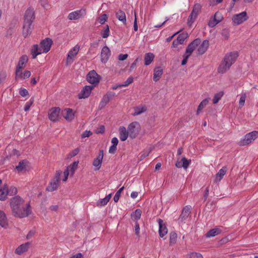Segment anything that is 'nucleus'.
Listing matches in <instances>:
<instances>
[{
	"instance_id": "49530a36",
	"label": "nucleus",
	"mask_w": 258,
	"mask_h": 258,
	"mask_svg": "<svg viewBox=\"0 0 258 258\" xmlns=\"http://www.w3.org/2000/svg\"><path fill=\"white\" fill-rule=\"evenodd\" d=\"M177 234L175 232H171L170 234V244H174L176 241Z\"/></svg>"
},
{
	"instance_id": "ea45409f",
	"label": "nucleus",
	"mask_w": 258,
	"mask_h": 258,
	"mask_svg": "<svg viewBox=\"0 0 258 258\" xmlns=\"http://www.w3.org/2000/svg\"><path fill=\"white\" fill-rule=\"evenodd\" d=\"M26 168V163L24 161H21L19 163L18 165L16 166V169L18 172L23 171Z\"/></svg>"
},
{
	"instance_id": "c03bdc74",
	"label": "nucleus",
	"mask_w": 258,
	"mask_h": 258,
	"mask_svg": "<svg viewBox=\"0 0 258 258\" xmlns=\"http://www.w3.org/2000/svg\"><path fill=\"white\" fill-rule=\"evenodd\" d=\"M188 258H203V256L200 253L192 252L188 254Z\"/></svg>"
},
{
	"instance_id": "09e8293b",
	"label": "nucleus",
	"mask_w": 258,
	"mask_h": 258,
	"mask_svg": "<svg viewBox=\"0 0 258 258\" xmlns=\"http://www.w3.org/2000/svg\"><path fill=\"white\" fill-rule=\"evenodd\" d=\"M63 117L68 121H71L75 118L74 114H64Z\"/></svg>"
},
{
	"instance_id": "f03ea898",
	"label": "nucleus",
	"mask_w": 258,
	"mask_h": 258,
	"mask_svg": "<svg viewBox=\"0 0 258 258\" xmlns=\"http://www.w3.org/2000/svg\"><path fill=\"white\" fill-rule=\"evenodd\" d=\"M52 43L51 39L46 38L41 41L40 46L38 44L33 45L31 50L32 58L35 59L37 55L48 52L50 49Z\"/></svg>"
},
{
	"instance_id": "69168bd1",
	"label": "nucleus",
	"mask_w": 258,
	"mask_h": 258,
	"mask_svg": "<svg viewBox=\"0 0 258 258\" xmlns=\"http://www.w3.org/2000/svg\"><path fill=\"white\" fill-rule=\"evenodd\" d=\"M128 55L127 54H120L118 55L119 60H124L127 58Z\"/></svg>"
},
{
	"instance_id": "ddd939ff",
	"label": "nucleus",
	"mask_w": 258,
	"mask_h": 258,
	"mask_svg": "<svg viewBox=\"0 0 258 258\" xmlns=\"http://www.w3.org/2000/svg\"><path fill=\"white\" fill-rule=\"evenodd\" d=\"M87 80L89 83L96 85H97L100 81V76L95 71L92 70L87 75Z\"/></svg>"
},
{
	"instance_id": "a18cd8bd",
	"label": "nucleus",
	"mask_w": 258,
	"mask_h": 258,
	"mask_svg": "<svg viewBox=\"0 0 258 258\" xmlns=\"http://www.w3.org/2000/svg\"><path fill=\"white\" fill-rule=\"evenodd\" d=\"M219 23V20H217L214 17L210 19L208 22V25L210 27L213 28Z\"/></svg>"
},
{
	"instance_id": "a878e982",
	"label": "nucleus",
	"mask_w": 258,
	"mask_h": 258,
	"mask_svg": "<svg viewBox=\"0 0 258 258\" xmlns=\"http://www.w3.org/2000/svg\"><path fill=\"white\" fill-rule=\"evenodd\" d=\"M8 225V220L6 214L3 210H0V226L3 228H7Z\"/></svg>"
},
{
	"instance_id": "8fccbe9b",
	"label": "nucleus",
	"mask_w": 258,
	"mask_h": 258,
	"mask_svg": "<svg viewBox=\"0 0 258 258\" xmlns=\"http://www.w3.org/2000/svg\"><path fill=\"white\" fill-rule=\"evenodd\" d=\"M33 99L32 98H31L30 100H29V101L27 102V103L25 104L24 108V110L25 112L28 111L29 110V109H30L31 105L33 104Z\"/></svg>"
},
{
	"instance_id": "4d7b16f0",
	"label": "nucleus",
	"mask_w": 258,
	"mask_h": 258,
	"mask_svg": "<svg viewBox=\"0 0 258 258\" xmlns=\"http://www.w3.org/2000/svg\"><path fill=\"white\" fill-rule=\"evenodd\" d=\"M134 15H135V21L134 23V30L135 31H137L138 30V27L137 25V14L136 12H134Z\"/></svg>"
},
{
	"instance_id": "9d476101",
	"label": "nucleus",
	"mask_w": 258,
	"mask_h": 258,
	"mask_svg": "<svg viewBox=\"0 0 258 258\" xmlns=\"http://www.w3.org/2000/svg\"><path fill=\"white\" fill-rule=\"evenodd\" d=\"M86 10L81 9L70 13L68 15V19L70 20H78L84 18L86 15Z\"/></svg>"
},
{
	"instance_id": "5fc2aeb1",
	"label": "nucleus",
	"mask_w": 258,
	"mask_h": 258,
	"mask_svg": "<svg viewBox=\"0 0 258 258\" xmlns=\"http://www.w3.org/2000/svg\"><path fill=\"white\" fill-rule=\"evenodd\" d=\"M92 135V133L91 131L86 130L82 134L81 138H85L86 137H89Z\"/></svg>"
},
{
	"instance_id": "393cba45",
	"label": "nucleus",
	"mask_w": 258,
	"mask_h": 258,
	"mask_svg": "<svg viewBox=\"0 0 258 258\" xmlns=\"http://www.w3.org/2000/svg\"><path fill=\"white\" fill-rule=\"evenodd\" d=\"M15 74L16 79L25 80L29 78L31 73L30 71L26 70L23 73H22L21 71L15 72Z\"/></svg>"
},
{
	"instance_id": "bf43d9fd",
	"label": "nucleus",
	"mask_w": 258,
	"mask_h": 258,
	"mask_svg": "<svg viewBox=\"0 0 258 258\" xmlns=\"http://www.w3.org/2000/svg\"><path fill=\"white\" fill-rule=\"evenodd\" d=\"M35 234V231L33 230H30L26 235V239H31Z\"/></svg>"
},
{
	"instance_id": "13d9d810",
	"label": "nucleus",
	"mask_w": 258,
	"mask_h": 258,
	"mask_svg": "<svg viewBox=\"0 0 258 258\" xmlns=\"http://www.w3.org/2000/svg\"><path fill=\"white\" fill-rule=\"evenodd\" d=\"M214 17L218 21V20H219V22H220L222 19H223V17L221 15V14L219 13L218 12H216L214 16Z\"/></svg>"
},
{
	"instance_id": "c9c22d12",
	"label": "nucleus",
	"mask_w": 258,
	"mask_h": 258,
	"mask_svg": "<svg viewBox=\"0 0 258 258\" xmlns=\"http://www.w3.org/2000/svg\"><path fill=\"white\" fill-rule=\"evenodd\" d=\"M8 194V189L7 185L4 186L0 189V200H5Z\"/></svg>"
},
{
	"instance_id": "a19ab883",
	"label": "nucleus",
	"mask_w": 258,
	"mask_h": 258,
	"mask_svg": "<svg viewBox=\"0 0 258 258\" xmlns=\"http://www.w3.org/2000/svg\"><path fill=\"white\" fill-rule=\"evenodd\" d=\"M147 111V107L145 105H141L135 108V113H144Z\"/></svg>"
},
{
	"instance_id": "412c9836",
	"label": "nucleus",
	"mask_w": 258,
	"mask_h": 258,
	"mask_svg": "<svg viewBox=\"0 0 258 258\" xmlns=\"http://www.w3.org/2000/svg\"><path fill=\"white\" fill-rule=\"evenodd\" d=\"M28 60V56L26 55H23L19 59L18 64L16 68V72L21 71L25 67Z\"/></svg>"
},
{
	"instance_id": "de8ad7c7",
	"label": "nucleus",
	"mask_w": 258,
	"mask_h": 258,
	"mask_svg": "<svg viewBox=\"0 0 258 258\" xmlns=\"http://www.w3.org/2000/svg\"><path fill=\"white\" fill-rule=\"evenodd\" d=\"M246 98V93H242L240 96V98L239 99V106L240 107H242L245 103V99Z\"/></svg>"
},
{
	"instance_id": "aec40b11",
	"label": "nucleus",
	"mask_w": 258,
	"mask_h": 258,
	"mask_svg": "<svg viewBox=\"0 0 258 258\" xmlns=\"http://www.w3.org/2000/svg\"><path fill=\"white\" fill-rule=\"evenodd\" d=\"M93 89V86H86L84 87L78 95L79 98L82 99L88 97Z\"/></svg>"
},
{
	"instance_id": "e433bc0d",
	"label": "nucleus",
	"mask_w": 258,
	"mask_h": 258,
	"mask_svg": "<svg viewBox=\"0 0 258 258\" xmlns=\"http://www.w3.org/2000/svg\"><path fill=\"white\" fill-rule=\"evenodd\" d=\"M62 114H49L48 118L52 121H58L62 118Z\"/></svg>"
},
{
	"instance_id": "0e129e2a",
	"label": "nucleus",
	"mask_w": 258,
	"mask_h": 258,
	"mask_svg": "<svg viewBox=\"0 0 258 258\" xmlns=\"http://www.w3.org/2000/svg\"><path fill=\"white\" fill-rule=\"evenodd\" d=\"M140 225L139 224V223L136 222V223H135V232H136V234L137 235H139V233H140Z\"/></svg>"
},
{
	"instance_id": "79ce46f5",
	"label": "nucleus",
	"mask_w": 258,
	"mask_h": 258,
	"mask_svg": "<svg viewBox=\"0 0 258 258\" xmlns=\"http://www.w3.org/2000/svg\"><path fill=\"white\" fill-rule=\"evenodd\" d=\"M109 27L108 25H107L104 29L102 31L101 33V36L103 38H107L109 35Z\"/></svg>"
},
{
	"instance_id": "cd10ccee",
	"label": "nucleus",
	"mask_w": 258,
	"mask_h": 258,
	"mask_svg": "<svg viewBox=\"0 0 258 258\" xmlns=\"http://www.w3.org/2000/svg\"><path fill=\"white\" fill-rule=\"evenodd\" d=\"M190 213V206L185 207L182 211V213L179 218V220L181 221L184 220L189 216Z\"/></svg>"
},
{
	"instance_id": "3c124183",
	"label": "nucleus",
	"mask_w": 258,
	"mask_h": 258,
	"mask_svg": "<svg viewBox=\"0 0 258 258\" xmlns=\"http://www.w3.org/2000/svg\"><path fill=\"white\" fill-rule=\"evenodd\" d=\"M107 19V16L106 14L102 15L98 19L99 22L101 24H103Z\"/></svg>"
},
{
	"instance_id": "e2e57ef3",
	"label": "nucleus",
	"mask_w": 258,
	"mask_h": 258,
	"mask_svg": "<svg viewBox=\"0 0 258 258\" xmlns=\"http://www.w3.org/2000/svg\"><path fill=\"white\" fill-rule=\"evenodd\" d=\"M105 131L104 126L103 125H101L100 127L97 128L96 130V133L97 134L103 133Z\"/></svg>"
},
{
	"instance_id": "c756f323",
	"label": "nucleus",
	"mask_w": 258,
	"mask_h": 258,
	"mask_svg": "<svg viewBox=\"0 0 258 258\" xmlns=\"http://www.w3.org/2000/svg\"><path fill=\"white\" fill-rule=\"evenodd\" d=\"M163 74V70L161 67H156L154 70L153 80L154 81L157 82L160 79Z\"/></svg>"
},
{
	"instance_id": "a211bd4d",
	"label": "nucleus",
	"mask_w": 258,
	"mask_h": 258,
	"mask_svg": "<svg viewBox=\"0 0 258 258\" xmlns=\"http://www.w3.org/2000/svg\"><path fill=\"white\" fill-rule=\"evenodd\" d=\"M188 37V34L186 32H183L180 34L177 39L172 42V47H177L179 44H182L185 40Z\"/></svg>"
},
{
	"instance_id": "603ef678",
	"label": "nucleus",
	"mask_w": 258,
	"mask_h": 258,
	"mask_svg": "<svg viewBox=\"0 0 258 258\" xmlns=\"http://www.w3.org/2000/svg\"><path fill=\"white\" fill-rule=\"evenodd\" d=\"M134 79L133 77H129L127 80L125 81V82L124 83V84H121V86L123 87H127L130 84H132L133 82Z\"/></svg>"
},
{
	"instance_id": "58836bf2",
	"label": "nucleus",
	"mask_w": 258,
	"mask_h": 258,
	"mask_svg": "<svg viewBox=\"0 0 258 258\" xmlns=\"http://www.w3.org/2000/svg\"><path fill=\"white\" fill-rule=\"evenodd\" d=\"M223 95L224 92L223 91H220L215 94L213 98V104H217L219 102V101L221 99Z\"/></svg>"
},
{
	"instance_id": "c85d7f7f",
	"label": "nucleus",
	"mask_w": 258,
	"mask_h": 258,
	"mask_svg": "<svg viewBox=\"0 0 258 258\" xmlns=\"http://www.w3.org/2000/svg\"><path fill=\"white\" fill-rule=\"evenodd\" d=\"M79 161H75L68 166L66 169L70 173V175L73 176L78 167Z\"/></svg>"
},
{
	"instance_id": "6e6d98bb",
	"label": "nucleus",
	"mask_w": 258,
	"mask_h": 258,
	"mask_svg": "<svg viewBox=\"0 0 258 258\" xmlns=\"http://www.w3.org/2000/svg\"><path fill=\"white\" fill-rule=\"evenodd\" d=\"M17 192V189L14 186H11L8 190V194L10 195H14L16 194Z\"/></svg>"
},
{
	"instance_id": "72a5a7b5",
	"label": "nucleus",
	"mask_w": 258,
	"mask_h": 258,
	"mask_svg": "<svg viewBox=\"0 0 258 258\" xmlns=\"http://www.w3.org/2000/svg\"><path fill=\"white\" fill-rule=\"evenodd\" d=\"M211 101V98L210 97L207 98L203 100L199 104L197 112L198 113L200 111H201L204 108H205L209 103Z\"/></svg>"
},
{
	"instance_id": "4468645a",
	"label": "nucleus",
	"mask_w": 258,
	"mask_h": 258,
	"mask_svg": "<svg viewBox=\"0 0 258 258\" xmlns=\"http://www.w3.org/2000/svg\"><path fill=\"white\" fill-rule=\"evenodd\" d=\"M201 42V40L199 38L195 39L187 46L184 54L190 56L195 48L199 46Z\"/></svg>"
},
{
	"instance_id": "7ed1b4c3",
	"label": "nucleus",
	"mask_w": 258,
	"mask_h": 258,
	"mask_svg": "<svg viewBox=\"0 0 258 258\" xmlns=\"http://www.w3.org/2000/svg\"><path fill=\"white\" fill-rule=\"evenodd\" d=\"M35 18L34 11L32 8H28L25 12L24 21L23 27L22 35L26 38L30 36L32 32V23Z\"/></svg>"
},
{
	"instance_id": "37998d69",
	"label": "nucleus",
	"mask_w": 258,
	"mask_h": 258,
	"mask_svg": "<svg viewBox=\"0 0 258 258\" xmlns=\"http://www.w3.org/2000/svg\"><path fill=\"white\" fill-rule=\"evenodd\" d=\"M123 189H124V187L122 186V187L119 188L116 192V194L113 198V200L115 203H116L118 201L119 198L120 197L121 193L122 191V190H123Z\"/></svg>"
},
{
	"instance_id": "473e14b6",
	"label": "nucleus",
	"mask_w": 258,
	"mask_h": 258,
	"mask_svg": "<svg viewBox=\"0 0 258 258\" xmlns=\"http://www.w3.org/2000/svg\"><path fill=\"white\" fill-rule=\"evenodd\" d=\"M116 18L119 21L125 24L126 22V19L125 13L122 10H119L116 12Z\"/></svg>"
},
{
	"instance_id": "338daca9",
	"label": "nucleus",
	"mask_w": 258,
	"mask_h": 258,
	"mask_svg": "<svg viewBox=\"0 0 258 258\" xmlns=\"http://www.w3.org/2000/svg\"><path fill=\"white\" fill-rule=\"evenodd\" d=\"M183 56V60L181 61V64L182 66H184V65L186 64L187 61V59H188V58H189V56H188V55H185L184 54Z\"/></svg>"
},
{
	"instance_id": "5701e85b",
	"label": "nucleus",
	"mask_w": 258,
	"mask_h": 258,
	"mask_svg": "<svg viewBox=\"0 0 258 258\" xmlns=\"http://www.w3.org/2000/svg\"><path fill=\"white\" fill-rule=\"evenodd\" d=\"M209 41L207 40H204L197 49L198 54L199 55H202L205 53L209 47Z\"/></svg>"
},
{
	"instance_id": "7c9ffc66",
	"label": "nucleus",
	"mask_w": 258,
	"mask_h": 258,
	"mask_svg": "<svg viewBox=\"0 0 258 258\" xmlns=\"http://www.w3.org/2000/svg\"><path fill=\"white\" fill-rule=\"evenodd\" d=\"M155 55L153 53L148 52L145 54L144 63L145 65L148 66L153 61Z\"/></svg>"
},
{
	"instance_id": "39448f33",
	"label": "nucleus",
	"mask_w": 258,
	"mask_h": 258,
	"mask_svg": "<svg viewBox=\"0 0 258 258\" xmlns=\"http://www.w3.org/2000/svg\"><path fill=\"white\" fill-rule=\"evenodd\" d=\"M62 172L60 170L56 171L54 178L51 180L49 184L46 188V190L48 191H53L56 190L59 185L60 180V176Z\"/></svg>"
},
{
	"instance_id": "680f3d73",
	"label": "nucleus",
	"mask_w": 258,
	"mask_h": 258,
	"mask_svg": "<svg viewBox=\"0 0 258 258\" xmlns=\"http://www.w3.org/2000/svg\"><path fill=\"white\" fill-rule=\"evenodd\" d=\"M60 108L59 107H53L50 110V112L49 113H60Z\"/></svg>"
},
{
	"instance_id": "f3484780",
	"label": "nucleus",
	"mask_w": 258,
	"mask_h": 258,
	"mask_svg": "<svg viewBox=\"0 0 258 258\" xmlns=\"http://www.w3.org/2000/svg\"><path fill=\"white\" fill-rule=\"evenodd\" d=\"M191 163V160L187 159L185 156L182 157L181 160H177L175 163V166L177 168H183L186 169Z\"/></svg>"
},
{
	"instance_id": "4c0bfd02",
	"label": "nucleus",
	"mask_w": 258,
	"mask_h": 258,
	"mask_svg": "<svg viewBox=\"0 0 258 258\" xmlns=\"http://www.w3.org/2000/svg\"><path fill=\"white\" fill-rule=\"evenodd\" d=\"M142 214V211L140 209H137L136 211L133 212L131 215L132 219L138 221L140 219Z\"/></svg>"
},
{
	"instance_id": "6ab92c4d",
	"label": "nucleus",
	"mask_w": 258,
	"mask_h": 258,
	"mask_svg": "<svg viewBox=\"0 0 258 258\" xmlns=\"http://www.w3.org/2000/svg\"><path fill=\"white\" fill-rule=\"evenodd\" d=\"M111 54L109 48L105 46H104L101 52V60L102 62L105 63L108 60Z\"/></svg>"
},
{
	"instance_id": "bb28decb",
	"label": "nucleus",
	"mask_w": 258,
	"mask_h": 258,
	"mask_svg": "<svg viewBox=\"0 0 258 258\" xmlns=\"http://www.w3.org/2000/svg\"><path fill=\"white\" fill-rule=\"evenodd\" d=\"M119 138L121 141H125L129 136L128 130L124 126L119 128Z\"/></svg>"
},
{
	"instance_id": "f704fd0d",
	"label": "nucleus",
	"mask_w": 258,
	"mask_h": 258,
	"mask_svg": "<svg viewBox=\"0 0 258 258\" xmlns=\"http://www.w3.org/2000/svg\"><path fill=\"white\" fill-rule=\"evenodd\" d=\"M221 232V230L218 228H213L210 231H209L206 234V237H212L215 236H216L220 234Z\"/></svg>"
},
{
	"instance_id": "9b49d317",
	"label": "nucleus",
	"mask_w": 258,
	"mask_h": 258,
	"mask_svg": "<svg viewBox=\"0 0 258 258\" xmlns=\"http://www.w3.org/2000/svg\"><path fill=\"white\" fill-rule=\"evenodd\" d=\"M248 17L246 12H242L238 14L234 15L232 17V22L234 25H238L247 20Z\"/></svg>"
},
{
	"instance_id": "052dcab7",
	"label": "nucleus",
	"mask_w": 258,
	"mask_h": 258,
	"mask_svg": "<svg viewBox=\"0 0 258 258\" xmlns=\"http://www.w3.org/2000/svg\"><path fill=\"white\" fill-rule=\"evenodd\" d=\"M79 151H80L79 149V148H76L75 150H74L73 151H72L70 153L69 156L71 157H74V156H76L79 153Z\"/></svg>"
},
{
	"instance_id": "774afa93",
	"label": "nucleus",
	"mask_w": 258,
	"mask_h": 258,
	"mask_svg": "<svg viewBox=\"0 0 258 258\" xmlns=\"http://www.w3.org/2000/svg\"><path fill=\"white\" fill-rule=\"evenodd\" d=\"M70 258H84V257L82 253H78L70 257Z\"/></svg>"
},
{
	"instance_id": "6e6552de",
	"label": "nucleus",
	"mask_w": 258,
	"mask_h": 258,
	"mask_svg": "<svg viewBox=\"0 0 258 258\" xmlns=\"http://www.w3.org/2000/svg\"><path fill=\"white\" fill-rule=\"evenodd\" d=\"M140 125L137 122L131 123L127 127L129 136L132 139H135L139 135L140 132Z\"/></svg>"
},
{
	"instance_id": "f257e3e1",
	"label": "nucleus",
	"mask_w": 258,
	"mask_h": 258,
	"mask_svg": "<svg viewBox=\"0 0 258 258\" xmlns=\"http://www.w3.org/2000/svg\"><path fill=\"white\" fill-rule=\"evenodd\" d=\"M10 205L13 215L16 217H26L31 213L30 204L24 205V201L19 196L12 198L10 200Z\"/></svg>"
},
{
	"instance_id": "20e7f679",
	"label": "nucleus",
	"mask_w": 258,
	"mask_h": 258,
	"mask_svg": "<svg viewBox=\"0 0 258 258\" xmlns=\"http://www.w3.org/2000/svg\"><path fill=\"white\" fill-rule=\"evenodd\" d=\"M238 56L237 52H231L226 54L218 68V72L221 74L226 72L234 63Z\"/></svg>"
},
{
	"instance_id": "4be33fe9",
	"label": "nucleus",
	"mask_w": 258,
	"mask_h": 258,
	"mask_svg": "<svg viewBox=\"0 0 258 258\" xmlns=\"http://www.w3.org/2000/svg\"><path fill=\"white\" fill-rule=\"evenodd\" d=\"M158 224H159V235L161 237H163L164 235H165L168 232L167 228L164 223L163 221L160 219L158 220Z\"/></svg>"
},
{
	"instance_id": "f8f14e48",
	"label": "nucleus",
	"mask_w": 258,
	"mask_h": 258,
	"mask_svg": "<svg viewBox=\"0 0 258 258\" xmlns=\"http://www.w3.org/2000/svg\"><path fill=\"white\" fill-rule=\"evenodd\" d=\"M104 156L103 151L100 150L96 158H94L92 163L94 167V170H99L102 163V160Z\"/></svg>"
},
{
	"instance_id": "dca6fc26",
	"label": "nucleus",
	"mask_w": 258,
	"mask_h": 258,
	"mask_svg": "<svg viewBox=\"0 0 258 258\" xmlns=\"http://www.w3.org/2000/svg\"><path fill=\"white\" fill-rule=\"evenodd\" d=\"M30 246L31 243L30 242L22 243L16 248L15 253L18 255H22L28 251Z\"/></svg>"
},
{
	"instance_id": "423d86ee",
	"label": "nucleus",
	"mask_w": 258,
	"mask_h": 258,
	"mask_svg": "<svg viewBox=\"0 0 258 258\" xmlns=\"http://www.w3.org/2000/svg\"><path fill=\"white\" fill-rule=\"evenodd\" d=\"M80 49V46L76 44L68 52L66 58V64L67 66L71 64L74 61Z\"/></svg>"
},
{
	"instance_id": "2eb2a0df",
	"label": "nucleus",
	"mask_w": 258,
	"mask_h": 258,
	"mask_svg": "<svg viewBox=\"0 0 258 258\" xmlns=\"http://www.w3.org/2000/svg\"><path fill=\"white\" fill-rule=\"evenodd\" d=\"M115 96V93L113 92H108L103 96L100 102L99 107L102 108L109 102V101Z\"/></svg>"
},
{
	"instance_id": "b1692460",
	"label": "nucleus",
	"mask_w": 258,
	"mask_h": 258,
	"mask_svg": "<svg viewBox=\"0 0 258 258\" xmlns=\"http://www.w3.org/2000/svg\"><path fill=\"white\" fill-rule=\"evenodd\" d=\"M227 172V168L226 167H222L219 171L216 173L214 182L216 183H219L222 179L224 176Z\"/></svg>"
},
{
	"instance_id": "864d4df0",
	"label": "nucleus",
	"mask_w": 258,
	"mask_h": 258,
	"mask_svg": "<svg viewBox=\"0 0 258 258\" xmlns=\"http://www.w3.org/2000/svg\"><path fill=\"white\" fill-rule=\"evenodd\" d=\"M19 94L22 97H26L28 95L29 93L27 89L21 88L19 90Z\"/></svg>"
},
{
	"instance_id": "2f4dec72",
	"label": "nucleus",
	"mask_w": 258,
	"mask_h": 258,
	"mask_svg": "<svg viewBox=\"0 0 258 258\" xmlns=\"http://www.w3.org/2000/svg\"><path fill=\"white\" fill-rule=\"evenodd\" d=\"M112 194H110L107 195L104 198L100 199L97 202L96 205L98 207H102L107 205L111 199Z\"/></svg>"
},
{
	"instance_id": "1a4fd4ad",
	"label": "nucleus",
	"mask_w": 258,
	"mask_h": 258,
	"mask_svg": "<svg viewBox=\"0 0 258 258\" xmlns=\"http://www.w3.org/2000/svg\"><path fill=\"white\" fill-rule=\"evenodd\" d=\"M201 9V6L199 4H196L192 9V12L188 17L187 24L190 26L197 18L199 13Z\"/></svg>"
},
{
	"instance_id": "0eeeda50",
	"label": "nucleus",
	"mask_w": 258,
	"mask_h": 258,
	"mask_svg": "<svg viewBox=\"0 0 258 258\" xmlns=\"http://www.w3.org/2000/svg\"><path fill=\"white\" fill-rule=\"evenodd\" d=\"M258 137V131H252L245 135L243 138L239 142L240 146H245L249 144Z\"/></svg>"
}]
</instances>
